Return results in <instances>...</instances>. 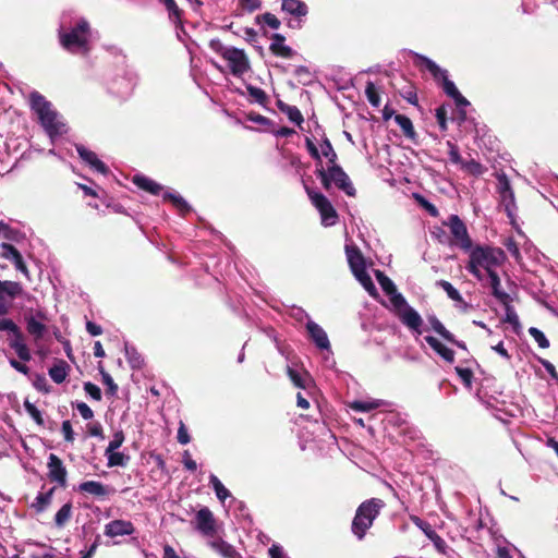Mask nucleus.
I'll list each match as a JSON object with an SVG mask.
<instances>
[{"instance_id": "49530a36", "label": "nucleus", "mask_w": 558, "mask_h": 558, "mask_svg": "<svg viewBox=\"0 0 558 558\" xmlns=\"http://www.w3.org/2000/svg\"><path fill=\"white\" fill-rule=\"evenodd\" d=\"M246 90L248 95L255 99L256 102H258L262 106H265L268 101V96L265 93L264 89L253 86V85H246Z\"/></svg>"}, {"instance_id": "c03bdc74", "label": "nucleus", "mask_w": 558, "mask_h": 558, "mask_svg": "<svg viewBox=\"0 0 558 558\" xmlns=\"http://www.w3.org/2000/svg\"><path fill=\"white\" fill-rule=\"evenodd\" d=\"M365 96L368 100V102L373 106V107H379L380 105V95L375 86V84L371 81H368L366 83V86H365Z\"/></svg>"}, {"instance_id": "ddd939ff", "label": "nucleus", "mask_w": 558, "mask_h": 558, "mask_svg": "<svg viewBox=\"0 0 558 558\" xmlns=\"http://www.w3.org/2000/svg\"><path fill=\"white\" fill-rule=\"evenodd\" d=\"M327 170L329 172L330 179H332L333 184L341 191H343L348 196H355L356 190L353 186L349 175L345 171L338 165V162L333 165H328Z\"/></svg>"}, {"instance_id": "bf43d9fd", "label": "nucleus", "mask_w": 558, "mask_h": 558, "mask_svg": "<svg viewBox=\"0 0 558 558\" xmlns=\"http://www.w3.org/2000/svg\"><path fill=\"white\" fill-rule=\"evenodd\" d=\"M287 374L295 387L306 389L307 385L305 378L299 372L291 367H288Z\"/></svg>"}, {"instance_id": "6e6d98bb", "label": "nucleus", "mask_w": 558, "mask_h": 558, "mask_svg": "<svg viewBox=\"0 0 558 558\" xmlns=\"http://www.w3.org/2000/svg\"><path fill=\"white\" fill-rule=\"evenodd\" d=\"M414 198L418 203V205L422 206L432 217H437L439 215V211L436 208V206L428 202L421 194H414Z\"/></svg>"}, {"instance_id": "a19ab883", "label": "nucleus", "mask_w": 558, "mask_h": 558, "mask_svg": "<svg viewBox=\"0 0 558 558\" xmlns=\"http://www.w3.org/2000/svg\"><path fill=\"white\" fill-rule=\"evenodd\" d=\"M375 276H376V279H377L378 283L380 284L383 291L387 295L396 292L397 288H396L393 281L388 276H386L383 271L377 270L375 272Z\"/></svg>"}, {"instance_id": "dca6fc26", "label": "nucleus", "mask_w": 558, "mask_h": 558, "mask_svg": "<svg viewBox=\"0 0 558 558\" xmlns=\"http://www.w3.org/2000/svg\"><path fill=\"white\" fill-rule=\"evenodd\" d=\"M281 9L283 12L296 19V24L289 22V26L293 28H300L301 19L306 16L308 13V8L302 0H282Z\"/></svg>"}, {"instance_id": "5fc2aeb1", "label": "nucleus", "mask_w": 558, "mask_h": 558, "mask_svg": "<svg viewBox=\"0 0 558 558\" xmlns=\"http://www.w3.org/2000/svg\"><path fill=\"white\" fill-rule=\"evenodd\" d=\"M4 240L10 242L20 243L25 239V234L19 229L11 228L10 226L1 234Z\"/></svg>"}, {"instance_id": "a211bd4d", "label": "nucleus", "mask_w": 558, "mask_h": 558, "mask_svg": "<svg viewBox=\"0 0 558 558\" xmlns=\"http://www.w3.org/2000/svg\"><path fill=\"white\" fill-rule=\"evenodd\" d=\"M81 493L89 494L99 499H105L114 493V488L97 481H86L78 485Z\"/></svg>"}, {"instance_id": "09e8293b", "label": "nucleus", "mask_w": 558, "mask_h": 558, "mask_svg": "<svg viewBox=\"0 0 558 558\" xmlns=\"http://www.w3.org/2000/svg\"><path fill=\"white\" fill-rule=\"evenodd\" d=\"M256 22L260 23L264 22L272 29H278L281 25L280 20L272 13L266 12L264 14L256 16Z\"/></svg>"}, {"instance_id": "4be33fe9", "label": "nucleus", "mask_w": 558, "mask_h": 558, "mask_svg": "<svg viewBox=\"0 0 558 558\" xmlns=\"http://www.w3.org/2000/svg\"><path fill=\"white\" fill-rule=\"evenodd\" d=\"M398 317L410 329L418 331L420 327L423 324L422 317L420 314L410 305L407 306L402 312L398 313Z\"/></svg>"}, {"instance_id": "052dcab7", "label": "nucleus", "mask_w": 558, "mask_h": 558, "mask_svg": "<svg viewBox=\"0 0 558 558\" xmlns=\"http://www.w3.org/2000/svg\"><path fill=\"white\" fill-rule=\"evenodd\" d=\"M19 328H20V326L11 318H5L4 316H0V331L1 332L11 335Z\"/></svg>"}, {"instance_id": "3c124183", "label": "nucleus", "mask_w": 558, "mask_h": 558, "mask_svg": "<svg viewBox=\"0 0 558 558\" xmlns=\"http://www.w3.org/2000/svg\"><path fill=\"white\" fill-rule=\"evenodd\" d=\"M315 174L320 180V183H322L323 187L326 191H329L331 189V185H332L333 182H332V179H330V177H328L329 175L328 170L325 169L323 167V165H320V166L316 167Z\"/></svg>"}, {"instance_id": "e2e57ef3", "label": "nucleus", "mask_w": 558, "mask_h": 558, "mask_svg": "<svg viewBox=\"0 0 558 558\" xmlns=\"http://www.w3.org/2000/svg\"><path fill=\"white\" fill-rule=\"evenodd\" d=\"M294 75L299 78L303 84H307L312 81V74L310 69L306 65H298L294 69Z\"/></svg>"}, {"instance_id": "b1692460", "label": "nucleus", "mask_w": 558, "mask_h": 558, "mask_svg": "<svg viewBox=\"0 0 558 558\" xmlns=\"http://www.w3.org/2000/svg\"><path fill=\"white\" fill-rule=\"evenodd\" d=\"M425 341L427 344L446 362L452 363L454 361V352L453 350L446 347L442 342H440L437 338L433 336H426Z\"/></svg>"}, {"instance_id": "de8ad7c7", "label": "nucleus", "mask_w": 558, "mask_h": 558, "mask_svg": "<svg viewBox=\"0 0 558 558\" xmlns=\"http://www.w3.org/2000/svg\"><path fill=\"white\" fill-rule=\"evenodd\" d=\"M24 408L25 411L36 422L37 425L44 426L45 422L41 412L28 399H25Z\"/></svg>"}, {"instance_id": "f257e3e1", "label": "nucleus", "mask_w": 558, "mask_h": 558, "mask_svg": "<svg viewBox=\"0 0 558 558\" xmlns=\"http://www.w3.org/2000/svg\"><path fill=\"white\" fill-rule=\"evenodd\" d=\"M506 260V254L500 247H493L489 245H476L470 250V259L466 269L477 280L482 281L484 278L480 268H484L486 272L495 270V266H500Z\"/></svg>"}, {"instance_id": "bb28decb", "label": "nucleus", "mask_w": 558, "mask_h": 558, "mask_svg": "<svg viewBox=\"0 0 558 558\" xmlns=\"http://www.w3.org/2000/svg\"><path fill=\"white\" fill-rule=\"evenodd\" d=\"M210 547L223 558H242L234 547L223 539L210 542Z\"/></svg>"}, {"instance_id": "f3484780", "label": "nucleus", "mask_w": 558, "mask_h": 558, "mask_svg": "<svg viewBox=\"0 0 558 558\" xmlns=\"http://www.w3.org/2000/svg\"><path fill=\"white\" fill-rule=\"evenodd\" d=\"M24 320L26 324V331L32 337L35 347H39V342L44 339L47 332V326L35 318L33 314H25Z\"/></svg>"}, {"instance_id": "5701e85b", "label": "nucleus", "mask_w": 558, "mask_h": 558, "mask_svg": "<svg viewBox=\"0 0 558 558\" xmlns=\"http://www.w3.org/2000/svg\"><path fill=\"white\" fill-rule=\"evenodd\" d=\"M132 182L141 190L151 194L159 195L162 191V185L155 180L145 175H134Z\"/></svg>"}, {"instance_id": "f03ea898", "label": "nucleus", "mask_w": 558, "mask_h": 558, "mask_svg": "<svg viewBox=\"0 0 558 558\" xmlns=\"http://www.w3.org/2000/svg\"><path fill=\"white\" fill-rule=\"evenodd\" d=\"M386 507V502L380 498H371L364 500L356 509L355 515L352 521V533L362 541L367 530L374 523V520L379 515L380 511Z\"/></svg>"}, {"instance_id": "6e6552de", "label": "nucleus", "mask_w": 558, "mask_h": 558, "mask_svg": "<svg viewBox=\"0 0 558 558\" xmlns=\"http://www.w3.org/2000/svg\"><path fill=\"white\" fill-rule=\"evenodd\" d=\"M24 294L23 286L17 281L0 280V316H5L12 308L13 301Z\"/></svg>"}, {"instance_id": "a878e982", "label": "nucleus", "mask_w": 558, "mask_h": 558, "mask_svg": "<svg viewBox=\"0 0 558 558\" xmlns=\"http://www.w3.org/2000/svg\"><path fill=\"white\" fill-rule=\"evenodd\" d=\"M70 365L64 360H58L50 368L49 376L56 384H61L65 380L70 372Z\"/></svg>"}, {"instance_id": "7c9ffc66", "label": "nucleus", "mask_w": 558, "mask_h": 558, "mask_svg": "<svg viewBox=\"0 0 558 558\" xmlns=\"http://www.w3.org/2000/svg\"><path fill=\"white\" fill-rule=\"evenodd\" d=\"M396 123L401 128L403 135L412 141L416 137V132L414 130L413 123L411 119L404 114H396L395 116Z\"/></svg>"}, {"instance_id": "603ef678", "label": "nucleus", "mask_w": 558, "mask_h": 558, "mask_svg": "<svg viewBox=\"0 0 558 558\" xmlns=\"http://www.w3.org/2000/svg\"><path fill=\"white\" fill-rule=\"evenodd\" d=\"M400 95L403 99H405L411 105L417 106L418 99H417L416 88L412 84H409L405 87H403L400 90Z\"/></svg>"}, {"instance_id": "f704fd0d", "label": "nucleus", "mask_w": 558, "mask_h": 558, "mask_svg": "<svg viewBox=\"0 0 558 558\" xmlns=\"http://www.w3.org/2000/svg\"><path fill=\"white\" fill-rule=\"evenodd\" d=\"M436 286L440 287L448 295V298L457 303L465 304L460 292L447 280H438Z\"/></svg>"}, {"instance_id": "6ab92c4d", "label": "nucleus", "mask_w": 558, "mask_h": 558, "mask_svg": "<svg viewBox=\"0 0 558 558\" xmlns=\"http://www.w3.org/2000/svg\"><path fill=\"white\" fill-rule=\"evenodd\" d=\"M135 532V527L131 521L113 520L106 524L105 534L109 537L131 535Z\"/></svg>"}, {"instance_id": "20e7f679", "label": "nucleus", "mask_w": 558, "mask_h": 558, "mask_svg": "<svg viewBox=\"0 0 558 558\" xmlns=\"http://www.w3.org/2000/svg\"><path fill=\"white\" fill-rule=\"evenodd\" d=\"M89 31L88 22L81 20L69 32L60 33V44L70 52L85 51L87 50Z\"/></svg>"}, {"instance_id": "9d476101", "label": "nucleus", "mask_w": 558, "mask_h": 558, "mask_svg": "<svg viewBox=\"0 0 558 558\" xmlns=\"http://www.w3.org/2000/svg\"><path fill=\"white\" fill-rule=\"evenodd\" d=\"M422 63L433 75L434 80L441 83V87L448 97L458 94V88L452 81L448 78L447 71L438 66L433 60L424 56H418Z\"/></svg>"}, {"instance_id": "393cba45", "label": "nucleus", "mask_w": 558, "mask_h": 558, "mask_svg": "<svg viewBox=\"0 0 558 558\" xmlns=\"http://www.w3.org/2000/svg\"><path fill=\"white\" fill-rule=\"evenodd\" d=\"M489 278V287L492 289V294L500 302L506 303L507 301H511V298L508 293L500 289V278L496 270H489L486 272Z\"/></svg>"}, {"instance_id": "864d4df0", "label": "nucleus", "mask_w": 558, "mask_h": 558, "mask_svg": "<svg viewBox=\"0 0 558 558\" xmlns=\"http://www.w3.org/2000/svg\"><path fill=\"white\" fill-rule=\"evenodd\" d=\"M288 119L298 124L299 126L304 122L303 114L296 106L286 107V111L283 112Z\"/></svg>"}, {"instance_id": "79ce46f5", "label": "nucleus", "mask_w": 558, "mask_h": 558, "mask_svg": "<svg viewBox=\"0 0 558 558\" xmlns=\"http://www.w3.org/2000/svg\"><path fill=\"white\" fill-rule=\"evenodd\" d=\"M269 50L274 56L284 58V59H290L296 53L291 47H289L284 44H282V45L270 44Z\"/></svg>"}, {"instance_id": "aec40b11", "label": "nucleus", "mask_w": 558, "mask_h": 558, "mask_svg": "<svg viewBox=\"0 0 558 558\" xmlns=\"http://www.w3.org/2000/svg\"><path fill=\"white\" fill-rule=\"evenodd\" d=\"M76 151L83 161L88 163L99 173L107 174L109 172V168L97 157L96 153L93 150H89L81 145L76 147Z\"/></svg>"}, {"instance_id": "c756f323", "label": "nucleus", "mask_w": 558, "mask_h": 558, "mask_svg": "<svg viewBox=\"0 0 558 558\" xmlns=\"http://www.w3.org/2000/svg\"><path fill=\"white\" fill-rule=\"evenodd\" d=\"M54 490L56 488L52 487L47 493H40L36 497L35 501L32 504L31 507L37 513L44 512L47 509V507L51 504Z\"/></svg>"}, {"instance_id": "37998d69", "label": "nucleus", "mask_w": 558, "mask_h": 558, "mask_svg": "<svg viewBox=\"0 0 558 558\" xmlns=\"http://www.w3.org/2000/svg\"><path fill=\"white\" fill-rule=\"evenodd\" d=\"M461 169L474 177H480L485 171V167L481 162L476 161L475 159H471L469 161H463L461 165Z\"/></svg>"}, {"instance_id": "69168bd1", "label": "nucleus", "mask_w": 558, "mask_h": 558, "mask_svg": "<svg viewBox=\"0 0 558 558\" xmlns=\"http://www.w3.org/2000/svg\"><path fill=\"white\" fill-rule=\"evenodd\" d=\"M447 113H448V111H447V107L445 105H441L436 109L435 116H436L438 125L442 132L447 131V129H448Z\"/></svg>"}, {"instance_id": "338daca9", "label": "nucleus", "mask_w": 558, "mask_h": 558, "mask_svg": "<svg viewBox=\"0 0 558 558\" xmlns=\"http://www.w3.org/2000/svg\"><path fill=\"white\" fill-rule=\"evenodd\" d=\"M447 146L449 148V159L452 163L462 165L463 160L461 158L459 147L452 143L451 141H447Z\"/></svg>"}, {"instance_id": "7ed1b4c3", "label": "nucleus", "mask_w": 558, "mask_h": 558, "mask_svg": "<svg viewBox=\"0 0 558 558\" xmlns=\"http://www.w3.org/2000/svg\"><path fill=\"white\" fill-rule=\"evenodd\" d=\"M29 105L31 109L37 114L40 124L50 136L61 133L63 124L58 121L57 111L52 109L51 102L39 92L34 90L29 94Z\"/></svg>"}, {"instance_id": "a18cd8bd", "label": "nucleus", "mask_w": 558, "mask_h": 558, "mask_svg": "<svg viewBox=\"0 0 558 558\" xmlns=\"http://www.w3.org/2000/svg\"><path fill=\"white\" fill-rule=\"evenodd\" d=\"M381 405L380 401H354L351 403V409L359 412H369L378 409Z\"/></svg>"}, {"instance_id": "412c9836", "label": "nucleus", "mask_w": 558, "mask_h": 558, "mask_svg": "<svg viewBox=\"0 0 558 558\" xmlns=\"http://www.w3.org/2000/svg\"><path fill=\"white\" fill-rule=\"evenodd\" d=\"M306 329L308 331L311 339L319 349L328 350L330 348V342L327 337V333L318 324L314 322H308L306 324Z\"/></svg>"}, {"instance_id": "58836bf2", "label": "nucleus", "mask_w": 558, "mask_h": 558, "mask_svg": "<svg viewBox=\"0 0 558 558\" xmlns=\"http://www.w3.org/2000/svg\"><path fill=\"white\" fill-rule=\"evenodd\" d=\"M428 322L435 332H437L440 337H442L447 341L453 340V333H451L449 330L446 329V327L442 325V323L436 317L430 316L428 318Z\"/></svg>"}, {"instance_id": "1a4fd4ad", "label": "nucleus", "mask_w": 558, "mask_h": 558, "mask_svg": "<svg viewBox=\"0 0 558 558\" xmlns=\"http://www.w3.org/2000/svg\"><path fill=\"white\" fill-rule=\"evenodd\" d=\"M446 226L450 228L453 238V244L458 245L463 251H470L473 246L472 240L469 235L468 228L463 220L458 215H450Z\"/></svg>"}, {"instance_id": "473e14b6", "label": "nucleus", "mask_w": 558, "mask_h": 558, "mask_svg": "<svg viewBox=\"0 0 558 558\" xmlns=\"http://www.w3.org/2000/svg\"><path fill=\"white\" fill-rule=\"evenodd\" d=\"M356 279L360 281V283L363 286V288L371 294L376 295L377 290L376 287L371 278V276L366 271V267L360 269L356 272H353Z\"/></svg>"}, {"instance_id": "cd10ccee", "label": "nucleus", "mask_w": 558, "mask_h": 558, "mask_svg": "<svg viewBox=\"0 0 558 558\" xmlns=\"http://www.w3.org/2000/svg\"><path fill=\"white\" fill-rule=\"evenodd\" d=\"M345 251L352 272H356L360 269L365 268L364 257L357 247L347 246Z\"/></svg>"}, {"instance_id": "c9c22d12", "label": "nucleus", "mask_w": 558, "mask_h": 558, "mask_svg": "<svg viewBox=\"0 0 558 558\" xmlns=\"http://www.w3.org/2000/svg\"><path fill=\"white\" fill-rule=\"evenodd\" d=\"M106 457H107V465L109 468H113V466H124L126 465L128 461L130 460V457L129 456H125L124 453L122 452H118L116 450L111 451V452H105Z\"/></svg>"}, {"instance_id": "423d86ee", "label": "nucleus", "mask_w": 558, "mask_h": 558, "mask_svg": "<svg viewBox=\"0 0 558 558\" xmlns=\"http://www.w3.org/2000/svg\"><path fill=\"white\" fill-rule=\"evenodd\" d=\"M306 194L313 206L319 211L322 222L325 226H333L337 222L338 214L330 201L320 192L305 186Z\"/></svg>"}, {"instance_id": "e433bc0d", "label": "nucleus", "mask_w": 558, "mask_h": 558, "mask_svg": "<svg viewBox=\"0 0 558 558\" xmlns=\"http://www.w3.org/2000/svg\"><path fill=\"white\" fill-rule=\"evenodd\" d=\"M99 373L101 375L102 384L107 387L106 395L108 397H114L118 392V385L113 381L109 373L105 371L102 365H99Z\"/></svg>"}, {"instance_id": "c85d7f7f", "label": "nucleus", "mask_w": 558, "mask_h": 558, "mask_svg": "<svg viewBox=\"0 0 558 558\" xmlns=\"http://www.w3.org/2000/svg\"><path fill=\"white\" fill-rule=\"evenodd\" d=\"M428 539H430L439 554L445 555L447 549V543L445 539L436 533V531L428 523L427 527H424L422 531Z\"/></svg>"}, {"instance_id": "4468645a", "label": "nucleus", "mask_w": 558, "mask_h": 558, "mask_svg": "<svg viewBox=\"0 0 558 558\" xmlns=\"http://www.w3.org/2000/svg\"><path fill=\"white\" fill-rule=\"evenodd\" d=\"M195 529L205 536H214L216 534V520L209 508L204 507L196 512Z\"/></svg>"}, {"instance_id": "9b49d317", "label": "nucleus", "mask_w": 558, "mask_h": 558, "mask_svg": "<svg viewBox=\"0 0 558 558\" xmlns=\"http://www.w3.org/2000/svg\"><path fill=\"white\" fill-rule=\"evenodd\" d=\"M5 342L12 349L22 362L32 360L31 350L26 343V337L21 327L11 335H5Z\"/></svg>"}, {"instance_id": "13d9d810", "label": "nucleus", "mask_w": 558, "mask_h": 558, "mask_svg": "<svg viewBox=\"0 0 558 558\" xmlns=\"http://www.w3.org/2000/svg\"><path fill=\"white\" fill-rule=\"evenodd\" d=\"M458 376L461 378L462 383L465 387L471 388L473 383V371L470 368H464L460 366H456L454 368Z\"/></svg>"}, {"instance_id": "4d7b16f0", "label": "nucleus", "mask_w": 558, "mask_h": 558, "mask_svg": "<svg viewBox=\"0 0 558 558\" xmlns=\"http://www.w3.org/2000/svg\"><path fill=\"white\" fill-rule=\"evenodd\" d=\"M529 333L533 337V339L538 343V347L542 349H547L549 347V341L544 335L542 330L536 327H531L529 329Z\"/></svg>"}, {"instance_id": "4c0bfd02", "label": "nucleus", "mask_w": 558, "mask_h": 558, "mask_svg": "<svg viewBox=\"0 0 558 558\" xmlns=\"http://www.w3.org/2000/svg\"><path fill=\"white\" fill-rule=\"evenodd\" d=\"M322 155L328 159L329 165H333L338 160V155L330 142V140L325 136L320 144Z\"/></svg>"}, {"instance_id": "8fccbe9b", "label": "nucleus", "mask_w": 558, "mask_h": 558, "mask_svg": "<svg viewBox=\"0 0 558 558\" xmlns=\"http://www.w3.org/2000/svg\"><path fill=\"white\" fill-rule=\"evenodd\" d=\"M501 304L505 306V310H506L505 322L512 325L513 328L515 329L517 327L520 326V322H519V317H518L514 308L511 305V301H507L506 303H501Z\"/></svg>"}, {"instance_id": "f8f14e48", "label": "nucleus", "mask_w": 558, "mask_h": 558, "mask_svg": "<svg viewBox=\"0 0 558 558\" xmlns=\"http://www.w3.org/2000/svg\"><path fill=\"white\" fill-rule=\"evenodd\" d=\"M0 257L11 262L15 269L23 274L27 279H29V270L28 267L21 254V252L11 243L2 242L0 244Z\"/></svg>"}, {"instance_id": "ea45409f", "label": "nucleus", "mask_w": 558, "mask_h": 558, "mask_svg": "<svg viewBox=\"0 0 558 558\" xmlns=\"http://www.w3.org/2000/svg\"><path fill=\"white\" fill-rule=\"evenodd\" d=\"M209 483L211 484L217 498L221 502H225V500L230 496L229 490L223 486V484L220 482V480L214 474L210 475Z\"/></svg>"}, {"instance_id": "2eb2a0df", "label": "nucleus", "mask_w": 558, "mask_h": 558, "mask_svg": "<svg viewBox=\"0 0 558 558\" xmlns=\"http://www.w3.org/2000/svg\"><path fill=\"white\" fill-rule=\"evenodd\" d=\"M48 477L51 482H56L61 487L66 486V469L62 460L54 453H50L48 458Z\"/></svg>"}, {"instance_id": "39448f33", "label": "nucleus", "mask_w": 558, "mask_h": 558, "mask_svg": "<svg viewBox=\"0 0 558 558\" xmlns=\"http://www.w3.org/2000/svg\"><path fill=\"white\" fill-rule=\"evenodd\" d=\"M496 179V190L500 197V204L504 206L507 217L509 218L511 225H514L517 210L514 191L505 172L497 173Z\"/></svg>"}, {"instance_id": "774afa93", "label": "nucleus", "mask_w": 558, "mask_h": 558, "mask_svg": "<svg viewBox=\"0 0 558 558\" xmlns=\"http://www.w3.org/2000/svg\"><path fill=\"white\" fill-rule=\"evenodd\" d=\"M125 437H124V433L123 430H118L113 434V439L109 442L108 447H107V452H111L113 450H117L119 449L123 441H124Z\"/></svg>"}, {"instance_id": "680f3d73", "label": "nucleus", "mask_w": 558, "mask_h": 558, "mask_svg": "<svg viewBox=\"0 0 558 558\" xmlns=\"http://www.w3.org/2000/svg\"><path fill=\"white\" fill-rule=\"evenodd\" d=\"M305 146L311 157L317 161V166L323 165L322 155L311 137L305 138Z\"/></svg>"}, {"instance_id": "72a5a7b5", "label": "nucleus", "mask_w": 558, "mask_h": 558, "mask_svg": "<svg viewBox=\"0 0 558 558\" xmlns=\"http://www.w3.org/2000/svg\"><path fill=\"white\" fill-rule=\"evenodd\" d=\"M72 517V504H64L54 515V523L58 527H63Z\"/></svg>"}, {"instance_id": "0eeeda50", "label": "nucleus", "mask_w": 558, "mask_h": 558, "mask_svg": "<svg viewBox=\"0 0 558 558\" xmlns=\"http://www.w3.org/2000/svg\"><path fill=\"white\" fill-rule=\"evenodd\" d=\"M218 52L226 61H228L232 75L240 77L250 70V60L244 50L234 47H220Z\"/></svg>"}, {"instance_id": "0e129e2a", "label": "nucleus", "mask_w": 558, "mask_h": 558, "mask_svg": "<svg viewBox=\"0 0 558 558\" xmlns=\"http://www.w3.org/2000/svg\"><path fill=\"white\" fill-rule=\"evenodd\" d=\"M390 296V302L393 305V307L397 310V314L399 312H402L408 305L404 296L401 293H398L397 291L392 294H388Z\"/></svg>"}, {"instance_id": "2f4dec72", "label": "nucleus", "mask_w": 558, "mask_h": 558, "mask_svg": "<svg viewBox=\"0 0 558 558\" xmlns=\"http://www.w3.org/2000/svg\"><path fill=\"white\" fill-rule=\"evenodd\" d=\"M162 198L165 202L172 203V205L183 215L190 213L191 210L190 205L185 202V199L182 196L178 194L166 192L163 193Z\"/></svg>"}]
</instances>
